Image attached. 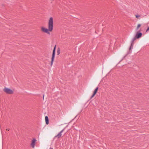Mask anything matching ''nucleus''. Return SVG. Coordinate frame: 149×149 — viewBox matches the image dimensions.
Here are the masks:
<instances>
[{
	"instance_id": "nucleus-1",
	"label": "nucleus",
	"mask_w": 149,
	"mask_h": 149,
	"mask_svg": "<svg viewBox=\"0 0 149 149\" xmlns=\"http://www.w3.org/2000/svg\"><path fill=\"white\" fill-rule=\"evenodd\" d=\"M53 28V18L51 17H50L49 21L48 22V29L45 28L44 27H42L41 29L42 31L48 34H49L50 33L49 31H52Z\"/></svg>"
},
{
	"instance_id": "nucleus-2",
	"label": "nucleus",
	"mask_w": 149,
	"mask_h": 149,
	"mask_svg": "<svg viewBox=\"0 0 149 149\" xmlns=\"http://www.w3.org/2000/svg\"><path fill=\"white\" fill-rule=\"evenodd\" d=\"M56 45H55L54 48L53 50V52H52V59H51V65L52 66L54 60V59L55 56V51H56Z\"/></svg>"
},
{
	"instance_id": "nucleus-3",
	"label": "nucleus",
	"mask_w": 149,
	"mask_h": 149,
	"mask_svg": "<svg viewBox=\"0 0 149 149\" xmlns=\"http://www.w3.org/2000/svg\"><path fill=\"white\" fill-rule=\"evenodd\" d=\"M65 128H64L62 130H61L59 133L56 135L54 137V138H57L58 139L62 135L61 133L64 131Z\"/></svg>"
},
{
	"instance_id": "nucleus-4",
	"label": "nucleus",
	"mask_w": 149,
	"mask_h": 149,
	"mask_svg": "<svg viewBox=\"0 0 149 149\" xmlns=\"http://www.w3.org/2000/svg\"><path fill=\"white\" fill-rule=\"evenodd\" d=\"M142 35L141 33L138 32L136 33L134 38L136 39L139 38L142 36Z\"/></svg>"
},
{
	"instance_id": "nucleus-5",
	"label": "nucleus",
	"mask_w": 149,
	"mask_h": 149,
	"mask_svg": "<svg viewBox=\"0 0 149 149\" xmlns=\"http://www.w3.org/2000/svg\"><path fill=\"white\" fill-rule=\"evenodd\" d=\"M136 39L134 37L132 39L131 42V45L129 48L130 50H131V49H133V45L134 44V41H135Z\"/></svg>"
},
{
	"instance_id": "nucleus-6",
	"label": "nucleus",
	"mask_w": 149,
	"mask_h": 149,
	"mask_svg": "<svg viewBox=\"0 0 149 149\" xmlns=\"http://www.w3.org/2000/svg\"><path fill=\"white\" fill-rule=\"evenodd\" d=\"M36 140L35 138H33L32 141L31 146L33 148H34L36 144Z\"/></svg>"
},
{
	"instance_id": "nucleus-7",
	"label": "nucleus",
	"mask_w": 149,
	"mask_h": 149,
	"mask_svg": "<svg viewBox=\"0 0 149 149\" xmlns=\"http://www.w3.org/2000/svg\"><path fill=\"white\" fill-rule=\"evenodd\" d=\"M3 90L5 93L8 94L9 93V89L8 88H4Z\"/></svg>"
},
{
	"instance_id": "nucleus-8",
	"label": "nucleus",
	"mask_w": 149,
	"mask_h": 149,
	"mask_svg": "<svg viewBox=\"0 0 149 149\" xmlns=\"http://www.w3.org/2000/svg\"><path fill=\"white\" fill-rule=\"evenodd\" d=\"M45 120L46 123L47 125H48L49 124V118L47 116H46L45 117Z\"/></svg>"
},
{
	"instance_id": "nucleus-9",
	"label": "nucleus",
	"mask_w": 149,
	"mask_h": 149,
	"mask_svg": "<svg viewBox=\"0 0 149 149\" xmlns=\"http://www.w3.org/2000/svg\"><path fill=\"white\" fill-rule=\"evenodd\" d=\"M98 89V87H97L95 89V90L94 92H93V93H94V94H96V93H97V90Z\"/></svg>"
},
{
	"instance_id": "nucleus-10",
	"label": "nucleus",
	"mask_w": 149,
	"mask_h": 149,
	"mask_svg": "<svg viewBox=\"0 0 149 149\" xmlns=\"http://www.w3.org/2000/svg\"><path fill=\"white\" fill-rule=\"evenodd\" d=\"M60 50L59 48H58L57 51V55H58L60 54Z\"/></svg>"
},
{
	"instance_id": "nucleus-11",
	"label": "nucleus",
	"mask_w": 149,
	"mask_h": 149,
	"mask_svg": "<svg viewBox=\"0 0 149 149\" xmlns=\"http://www.w3.org/2000/svg\"><path fill=\"white\" fill-rule=\"evenodd\" d=\"M141 26V25L140 24H138L137 26V28H136V29H138V28L140 27Z\"/></svg>"
},
{
	"instance_id": "nucleus-12",
	"label": "nucleus",
	"mask_w": 149,
	"mask_h": 149,
	"mask_svg": "<svg viewBox=\"0 0 149 149\" xmlns=\"http://www.w3.org/2000/svg\"><path fill=\"white\" fill-rule=\"evenodd\" d=\"M95 94H94V93H93V94L91 96V99L95 95Z\"/></svg>"
},
{
	"instance_id": "nucleus-13",
	"label": "nucleus",
	"mask_w": 149,
	"mask_h": 149,
	"mask_svg": "<svg viewBox=\"0 0 149 149\" xmlns=\"http://www.w3.org/2000/svg\"><path fill=\"white\" fill-rule=\"evenodd\" d=\"M13 91L10 89V94H12L13 93Z\"/></svg>"
},
{
	"instance_id": "nucleus-14",
	"label": "nucleus",
	"mask_w": 149,
	"mask_h": 149,
	"mask_svg": "<svg viewBox=\"0 0 149 149\" xmlns=\"http://www.w3.org/2000/svg\"><path fill=\"white\" fill-rule=\"evenodd\" d=\"M135 16L136 18H138L140 17V16L139 15H136Z\"/></svg>"
},
{
	"instance_id": "nucleus-15",
	"label": "nucleus",
	"mask_w": 149,
	"mask_h": 149,
	"mask_svg": "<svg viewBox=\"0 0 149 149\" xmlns=\"http://www.w3.org/2000/svg\"><path fill=\"white\" fill-rule=\"evenodd\" d=\"M149 30V26L147 29L146 30V31L147 32V31H148Z\"/></svg>"
},
{
	"instance_id": "nucleus-16",
	"label": "nucleus",
	"mask_w": 149,
	"mask_h": 149,
	"mask_svg": "<svg viewBox=\"0 0 149 149\" xmlns=\"http://www.w3.org/2000/svg\"><path fill=\"white\" fill-rule=\"evenodd\" d=\"M44 96H45V95H44V94L43 95V99H44Z\"/></svg>"
},
{
	"instance_id": "nucleus-17",
	"label": "nucleus",
	"mask_w": 149,
	"mask_h": 149,
	"mask_svg": "<svg viewBox=\"0 0 149 149\" xmlns=\"http://www.w3.org/2000/svg\"><path fill=\"white\" fill-rule=\"evenodd\" d=\"M49 149H53L52 148H50Z\"/></svg>"
},
{
	"instance_id": "nucleus-18",
	"label": "nucleus",
	"mask_w": 149,
	"mask_h": 149,
	"mask_svg": "<svg viewBox=\"0 0 149 149\" xmlns=\"http://www.w3.org/2000/svg\"><path fill=\"white\" fill-rule=\"evenodd\" d=\"M9 129H7V131H9Z\"/></svg>"
}]
</instances>
